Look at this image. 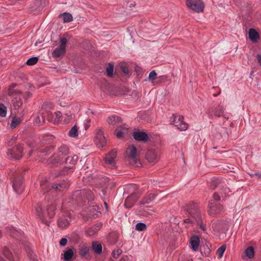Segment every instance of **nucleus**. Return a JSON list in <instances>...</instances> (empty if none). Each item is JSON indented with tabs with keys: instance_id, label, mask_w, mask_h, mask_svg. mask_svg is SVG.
I'll return each instance as SVG.
<instances>
[{
	"instance_id": "1",
	"label": "nucleus",
	"mask_w": 261,
	"mask_h": 261,
	"mask_svg": "<svg viewBox=\"0 0 261 261\" xmlns=\"http://www.w3.org/2000/svg\"><path fill=\"white\" fill-rule=\"evenodd\" d=\"M11 178L14 191L18 194H21L24 190L23 185V177L22 173L15 172L13 173Z\"/></svg>"
},
{
	"instance_id": "2",
	"label": "nucleus",
	"mask_w": 261,
	"mask_h": 261,
	"mask_svg": "<svg viewBox=\"0 0 261 261\" xmlns=\"http://www.w3.org/2000/svg\"><path fill=\"white\" fill-rule=\"evenodd\" d=\"M45 184V181L42 180L40 182V186L41 187L42 189V192L44 194L51 190L63 191L66 189H67L69 186V181H67L66 180H63L61 182L55 183L51 185V187L48 186H46Z\"/></svg>"
},
{
	"instance_id": "3",
	"label": "nucleus",
	"mask_w": 261,
	"mask_h": 261,
	"mask_svg": "<svg viewBox=\"0 0 261 261\" xmlns=\"http://www.w3.org/2000/svg\"><path fill=\"white\" fill-rule=\"evenodd\" d=\"M184 210L194 220H199L201 216L199 206L197 203L190 202L184 206Z\"/></svg>"
},
{
	"instance_id": "4",
	"label": "nucleus",
	"mask_w": 261,
	"mask_h": 261,
	"mask_svg": "<svg viewBox=\"0 0 261 261\" xmlns=\"http://www.w3.org/2000/svg\"><path fill=\"white\" fill-rule=\"evenodd\" d=\"M60 155L54 154L50 159V163L54 165L61 164L63 162V158L60 155L65 156L69 154V148L66 145H62L59 148Z\"/></svg>"
},
{
	"instance_id": "5",
	"label": "nucleus",
	"mask_w": 261,
	"mask_h": 261,
	"mask_svg": "<svg viewBox=\"0 0 261 261\" xmlns=\"http://www.w3.org/2000/svg\"><path fill=\"white\" fill-rule=\"evenodd\" d=\"M184 117L177 114H173L170 118V124L181 131L187 130L188 124L184 121Z\"/></svg>"
},
{
	"instance_id": "6",
	"label": "nucleus",
	"mask_w": 261,
	"mask_h": 261,
	"mask_svg": "<svg viewBox=\"0 0 261 261\" xmlns=\"http://www.w3.org/2000/svg\"><path fill=\"white\" fill-rule=\"evenodd\" d=\"M127 158L129 163L136 167H139L141 165L140 160L137 156V148L134 146H129L127 148Z\"/></svg>"
},
{
	"instance_id": "7",
	"label": "nucleus",
	"mask_w": 261,
	"mask_h": 261,
	"mask_svg": "<svg viewBox=\"0 0 261 261\" xmlns=\"http://www.w3.org/2000/svg\"><path fill=\"white\" fill-rule=\"evenodd\" d=\"M23 148L22 146V145L18 144L12 147L8 148L7 154L10 158L19 160L23 155Z\"/></svg>"
},
{
	"instance_id": "8",
	"label": "nucleus",
	"mask_w": 261,
	"mask_h": 261,
	"mask_svg": "<svg viewBox=\"0 0 261 261\" xmlns=\"http://www.w3.org/2000/svg\"><path fill=\"white\" fill-rule=\"evenodd\" d=\"M187 6L194 12H202L204 8V4L201 0H187Z\"/></svg>"
},
{
	"instance_id": "9",
	"label": "nucleus",
	"mask_w": 261,
	"mask_h": 261,
	"mask_svg": "<svg viewBox=\"0 0 261 261\" xmlns=\"http://www.w3.org/2000/svg\"><path fill=\"white\" fill-rule=\"evenodd\" d=\"M224 108L221 105L211 108L208 111V117L213 119L214 117H220L223 116L225 119H228V117L223 115Z\"/></svg>"
},
{
	"instance_id": "10",
	"label": "nucleus",
	"mask_w": 261,
	"mask_h": 261,
	"mask_svg": "<svg viewBox=\"0 0 261 261\" xmlns=\"http://www.w3.org/2000/svg\"><path fill=\"white\" fill-rule=\"evenodd\" d=\"M71 215L69 213H66L60 216L57 221L58 226L61 228H65L69 226L71 222Z\"/></svg>"
},
{
	"instance_id": "11",
	"label": "nucleus",
	"mask_w": 261,
	"mask_h": 261,
	"mask_svg": "<svg viewBox=\"0 0 261 261\" xmlns=\"http://www.w3.org/2000/svg\"><path fill=\"white\" fill-rule=\"evenodd\" d=\"M141 193L139 192L133 193L126 198L124 202L125 206L127 208H131L136 203Z\"/></svg>"
},
{
	"instance_id": "12",
	"label": "nucleus",
	"mask_w": 261,
	"mask_h": 261,
	"mask_svg": "<svg viewBox=\"0 0 261 261\" xmlns=\"http://www.w3.org/2000/svg\"><path fill=\"white\" fill-rule=\"evenodd\" d=\"M95 138L96 143H99L100 147L102 148L106 145L107 140L103 129L99 128L97 130Z\"/></svg>"
},
{
	"instance_id": "13",
	"label": "nucleus",
	"mask_w": 261,
	"mask_h": 261,
	"mask_svg": "<svg viewBox=\"0 0 261 261\" xmlns=\"http://www.w3.org/2000/svg\"><path fill=\"white\" fill-rule=\"evenodd\" d=\"M107 122L110 128L115 126L118 127L120 125V124L121 123L122 119L118 115H112L108 117Z\"/></svg>"
},
{
	"instance_id": "14",
	"label": "nucleus",
	"mask_w": 261,
	"mask_h": 261,
	"mask_svg": "<svg viewBox=\"0 0 261 261\" xmlns=\"http://www.w3.org/2000/svg\"><path fill=\"white\" fill-rule=\"evenodd\" d=\"M159 153L155 150L149 149L145 154L146 159L150 163H155L159 161Z\"/></svg>"
},
{
	"instance_id": "15",
	"label": "nucleus",
	"mask_w": 261,
	"mask_h": 261,
	"mask_svg": "<svg viewBox=\"0 0 261 261\" xmlns=\"http://www.w3.org/2000/svg\"><path fill=\"white\" fill-rule=\"evenodd\" d=\"M210 214H216L220 213L224 211V208L222 205L220 204L215 203L211 200L208 203Z\"/></svg>"
},
{
	"instance_id": "16",
	"label": "nucleus",
	"mask_w": 261,
	"mask_h": 261,
	"mask_svg": "<svg viewBox=\"0 0 261 261\" xmlns=\"http://www.w3.org/2000/svg\"><path fill=\"white\" fill-rule=\"evenodd\" d=\"M133 137L135 140L143 142H146L149 140L148 135L144 132L135 131L133 133Z\"/></svg>"
},
{
	"instance_id": "17",
	"label": "nucleus",
	"mask_w": 261,
	"mask_h": 261,
	"mask_svg": "<svg viewBox=\"0 0 261 261\" xmlns=\"http://www.w3.org/2000/svg\"><path fill=\"white\" fill-rule=\"evenodd\" d=\"M225 186V182L222 181L221 179L218 178L211 179L210 182V187L212 190H215L216 188L222 189Z\"/></svg>"
},
{
	"instance_id": "18",
	"label": "nucleus",
	"mask_w": 261,
	"mask_h": 261,
	"mask_svg": "<svg viewBox=\"0 0 261 261\" xmlns=\"http://www.w3.org/2000/svg\"><path fill=\"white\" fill-rule=\"evenodd\" d=\"M74 168L70 166H65L63 169L57 170L54 171V176L58 177L60 176H64L72 173L74 171Z\"/></svg>"
},
{
	"instance_id": "19",
	"label": "nucleus",
	"mask_w": 261,
	"mask_h": 261,
	"mask_svg": "<svg viewBox=\"0 0 261 261\" xmlns=\"http://www.w3.org/2000/svg\"><path fill=\"white\" fill-rule=\"evenodd\" d=\"M100 214V207L99 205L90 206L88 208V214L89 217L97 218Z\"/></svg>"
},
{
	"instance_id": "20",
	"label": "nucleus",
	"mask_w": 261,
	"mask_h": 261,
	"mask_svg": "<svg viewBox=\"0 0 261 261\" xmlns=\"http://www.w3.org/2000/svg\"><path fill=\"white\" fill-rule=\"evenodd\" d=\"M75 194H80L89 201H93L94 199V195L93 192L90 190L83 189L80 191L75 192Z\"/></svg>"
},
{
	"instance_id": "21",
	"label": "nucleus",
	"mask_w": 261,
	"mask_h": 261,
	"mask_svg": "<svg viewBox=\"0 0 261 261\" xmlns=\"http://www.w3.org/2000/svg\"><path fill=\"white\" fill-rule=\"evenodd\" d=\"M118 129L115 131L114 134L118 138L120 139L127 133L128 126L125 124H123L118 127Z\"/></svg>"
},
{
	"instance_id": "22",
	"label": "nucleus",
	"mask_w": 261,
	"mask_h": 261,
	"mask_svg": "<svg viewBox=\"0 0 261 261\" xmlns=\"http://www.w3.org/2000/svg\"><path fill=\"white\" fill-rule=\"evenodd\" d=\"M36 214L40 220L46 225H48V221L45 219V215L42 213V208L40 204H38L36 207Z\"/></svg>"
},
{
	"instance_id": "23",
	"label": "nucleus",
	"mask_w": 261,
	"mask_h": 261,
	"mask_svg": "<svg viewBox=\"0 0 261 261\" xmlns=\"http://www.w3.org/2000/svg\"><path fill=\"white\" fill-rule=\"evenodd\" d=\"M102 224L98 223L89 228L86 230V234L88 236H93L96 234L101 228Z\"/></svg>"
},
{
	"instance_id": "24",
	"label": "nucleus",
	"mask_w": 261,
	"mask_h": 261,
	"mask_svg": "<svg viewBox=\"0 0 261 261\" xmlns=\"http://www.w3.org/2000/svg\"><path fill=\"white\" fill-rule=\"evenodd\" d=\"M156 195L153 193H149L146 195L142 200L139 202L140 205H143L146 204L151 203L154 200Z\"/></svg>"
},
{
	"instance_id": "25",
	"label": "nucleus",
	"mask_w": 261,
	"mask_h": 261,
	"mask_svg": "<svg viewBox=\"0 0 261 261\" xmlns=\"http://www.w3.org/2000/svg\"><path fill=\"white\" fill-rule=\"evenodd\" d=\"M91 249L94 253L100 254L102 252V245L98 241H93L92 243Z\"/></svg>"
},
{
	"instance_id": "26",
	"label": "nucleus",
	"mask_w": 261,
	"mask_h": 261,
	"mask_svg": "<svg viewBox=\"0 0 261 261\" xmlns=\"http://www.w3.org/2000/svg\"><path fill=\"white\" fill-rule=\"evenodd\" d=\"M78 160V156L76 155H74L73 156H67L65 161V163L66 165H69V166L70 167H72L74 169V166L75 164H76V162Z\"/></svg>"
},
{
	"instance_id": "27",
	"label": "nucleus",
	"mask_w": 261,
	"mask_h": 261,
	"mask_svg": "<svg viewBox=\"0 0 261 261\" xmlns=\"http://www.w3.org/2000/svg\"><path fill=\"white\" fill-rule=\"evenodd\" d=\"M74 255V248L71 247L66 250L62 255L65 261H70Z\"/></svg>"
},
{
	"instance_id": "28",
	"label": "nucleus",
	"mask_w": 261,
	"mask_h": 261,
	"mask_svg": "<svg viewBox=\"0 0 261 261\" xmlns=\"http://www.w3.org/2000/svg\"><path fill=\"white\" fill-rule=\"evenodd\" d=\"M199 243V238L197 236H194L191 237L190 239V243L191 248L193 251H195L198 250Z\"/></svg>"
},
{
	"instance_id": "29",
	"label": "nucleus",
	"mask_w": 261,
	"mask_h": 261,
	"mask_svg": "<svg viewBox=\"0 0 261 261\" xmlns=\"http://www.w3.org/2000/svg\"><path fill=\"white\" fill-rule=\"evenodd\" d=\"M249 38L252 42H255L259 39V36L255 30L250 29L249 30Z\"/></svg>"
},
{
	"instance_id": "30",
	"label": "nucleus",
	"mask_w": 261,
	"mask_h": 261,
	"mask_svg": "<svg viewBox=\"0 0 261 261\" xmlns=\"http://www.w3.org/2000/svg\"><path fill=\"white\" fill-rule=\"evenodd\" d=\"M14 109L16 110L19 109L22 105V101L19 96H15L12 100Z\"/></svg>"
},
{
	"instance_id": "31",
	"label": "nucleus",
	"mask_w": 261,
	"mask_h": 261,
	"mask_svg": "<svg viewBox=\"0 0 261 261\" xmlns=\"http://www.w3.org/2000/svg\"><path fill=\"white\" fill-rule=\"evenodd\" d=\"M39 115L41 116L43 122H44L45 119L48 120H51L52 119L53 114L50 110L46 111H39Z\"/></svg>"
},
{
	"instance_id": "32",
	"label": "nucleus",
	"mask_w": 261,
	"mask_h": 261,
	"mask_svg": "<svg viewBox=\"0 0 261 261\" xmlns=\"http://www.w3.org/2000/svg\"><path fill=\"white\" fill-rule=\"evenodd\" d=\"M65 53V47H59L55 48L52 53L53 56L55 58H59Z\"/></svg>"
},
{
	"instance_id": "33",
	"label": "nucleus",
	"mask_w": 261,
	"mask_h": 261,
	"mask_svg": "<svg viewBox=\"0 0 261 261\" xmlns=\"http://www.w3.org/2000/svg\"><path fill=\"white\" fill-rule=\"evenodd\" d=\"M59 17L62 18L63 21L64 23L70 22L73 20L72 15L70 13L67 12H65L60 14Z\"/></svg>"
},
{
	"instance_id": "34",
	"label": "nucleus",
	"mask_w": 261,
	"mask_h": 261,
	"mask_svg": "<svg viewBox=\"0 0 261 261\" xmlns=\"http://www.w3.org/2000/svg\"><path fill=\"white\" fill-rule=\"evenodd\" d=\"M17 86L16 84H12L10 86L8 90V94L9 95H13L15 94H21L22 92L20 90H15V88Z\"/></svg>"
},
{
	"instance_id": "35",
	"label": "nucleus",
	"mask_w": 261,
	"mask_h": 261,
	"mask_svg": "<svg viewBox=\"0 0 261 261\" xmlns=\"http://www.w3.org/2000/svg\"><path fill=\"white\" fill-rule=\"evenodd\" d=\"M22 119L20 117H16V114H14V116L13 117L12 122L11 123V128H14L18 126L22 121Z\"/></svg>"
},
{
	"instance_id": "36",
	"label": "nucleus",
	"mask_w": 261,
	"mask_h": 261,
	"mask_svg": "<svg viewBox=\"0 0 261 261\" xmlns=\"http://www.w3.org/2000/svg\"><path fill=\"white\" fill-rule=\"evenodd\" d=\"M53 104L52 102L46 101L42 104L39 111H47L51 110V109H53Z\"/></svg>"
},
{
	"instance_id": "37",
	"label": "nucleus",
	"mask_w": 261,
	"mask_h": 261,
	"mask_svg": "<svg viewBox=\"0 0 261 261\" xmlns=\"http://www.w3.org/2000/svg\"><path fill=\"white\" fill-rule=\"evenodd\" d=\"M56 210V205L54 204H51L47 207V215L50 218H52L54 216Z\"/></svg>"
},
{
	"instance_id": "38",
	"label": "nucleus",
	"mask_w": 261,
	"mask_h": 261,
	"mask_svg": "<svg viewBox=\"0 0 261 261\" xmlns=\"http://www.w3.org/2000/svg\"><path fill=\"white\" fill-rule=\"evenodd\" d=\"M231 134V130L227 127H222L220 129V134L224 138H227Z\"/></svg>"
},
{
	"instance_id": "39",
	"label": "nucleus",
	"mask_w": 261,
	"mask_h": 261,
	"mask_svg": "<svg viewBox=\"0 0 261 261\" xmlns=\"http://www.w3.org/2000/svg\"><path fill=\"white\" fill-rule=\"evenodd\" d=\"M245 254L248 258H253L254 256V248L252 246L248 247L245 250Z\"/></svg>"
},
{
	"instance_id": "40",
	"label": "nucleus",
	"mask_w": 261,
	"mask_h": 261,
	"mask_svg": "<svg viewBox=\"0 0 261 261\" xmlns=\"http://www.w3.org/2000/svg\"><path fill=\"white\" fill-rule=\"evenodd\" d=\"M54 136L52 135H46L43 136L41 142L43 144H48L54 140Z\"/></svg>"
},
{
	"instance_id": "41",
	"label": "nucleus",
	"mask_w": 261,
	"mask_h": 261,
	"mask_svg": "<svg viewBox=\"0 0 261 261\" xmlns=\"http://www.w3.org/2000/svg\"><path fill=\"white\" fill-rule=\"evenodd\" d=\"M25 250L26 252L27 253V254L28 255V257L31 260H35L36 259V255L33 251V250L30 248L29 246H26L25 247Z\"/></svg>"
},
{
	"instance_id": "42",
	"label": "nucleus",
	"mask_w": 261,
	"mask_h": 261,
	"mask_svg": "<svg viewBox=\"0 0 261 261\" xmlns=\"http://www.w3.org/2000/svg\"><path fill=\"white\" fill-rule=\"evenodd\" d=\"M89 249L85 245L80 246L79 253L82 256H85L89 252Z\"/></svg>"
},
{
	"instance_id": "43",
	"label": "nucleus",
	"mask_w": 261,
	"mask_h": 261,
	"mask_svg": "<svg viewBox=\"0 0 261 261\" xmlns=\"http://www.w3.org/2000/svg\"><path fill=\"white\" fill-rule=\"evenodd\" d=\"M107 75L109 77H112L114 74V65L109 63L108 67L106 68Z\"/></svg>"
},
{
	"instance_id": "44",
	"label": "nucleus",
	"mask_w": 261,
	"mask_h": 261,
	"mask_svg": "<svg viewBox=\"0 0 261 261\" xmlns=\"http://www.w3.org/2000/svg\"><path fill=\"white\" fill-rule=\"evenodd\" d=\"M4 255L9 260H12L13 259V255L12 253L9 251L8 248L5 247L3 250Z\"/></svg>"
},
{
	"instance_id": "45",
	"label": "nucleus",
	"mask_w": 261,
	"mask_h": 261,
	"mask_svg": "<svg viewBox=\"0 0 261 261\" xmlns=\"http://www.w3.org/2000/svg\"><path fill=\"white\" fill-rule=\"evenodd\" d=\"M135 229L138 231H143L147 229V226L144 223L139 222L136 224Z\"/></svg>"
},
{
	"instance_id": "46",
	"label": "nucleus",
	"mask_w": 261,
	"mask_h": 261,
	"mask_svg": "<svg viewBox=\"0 0 261 261\" xmlns=\"http://www.w3.org/2000/svg\"><path fill=\"white\" fill-rule=\"evenodd\" d=\"M77 130V127L75 125L69 131L68 135L71 137H75L78 135Z\"/></svg>"
},
{
	"instance_id": "47",
	"label": "nucleus",
	"mask_w": 261,
	"mask_h": 261,
	"mask_svg": "<svg viewBox=\"0 0 261 261\" xmlns=\"http://www.w3.org/2000/svg\"><path fill=\"white\" fill-rule=\"evenodd\" d=\"M226 246L225 245H223L220 247L217 250V254L218 258H221L226 250Z\"/></svg>"
},
{
	"instance_id": "48",
	"label": "nucleus",
	"mask_w": 261,
	"mask_h": 261,
	"mask_svg": "<svg viewBox=\"0 0 261 261\" xmlns=\"http://www.w3.org/2000/svg\"><path fill=\"white\" fill-rule=\"evenodd\" d=\"M105 160L106 164L111 165L112 167H115V159L106 155Z\"/></svg>"
},
{
	"instance_id": "49",
	"label": "nucleus",
	"mask_w": 261,
	"mask_h": 261,
	"mask_svg": "<svg viewBox=\"0 0 261 261\" xmlns=\"http://www.w3.org/2000/svg\"><path fill=\"white\" fill-rule=\"evenodd\" d=\"M7 108L2 103H0V116L2 117H5L7 115Z\"/></svg>"
},
{
	"instance_id": "50",
	"label": "nucleus",
	"mask_w": 261,
	"mask_h": 261,
	"mask_svg": "<svg viewBox=\"0 0 261 261\" xmlns=\"http://www.w3.org/2000/svg\"><path fill=\"white\" fill-rule=\"evenodd\" d=\"M195 223H196V224L199 226V228H201V229L203 231H206V225L202 222V220H201V216L200 217L199 220H195Z\"/></svg>"
},
{
	"instance_id": "51",
	"label": "nucleus",
	"mask_w": 261,
	"mask_h": 261,
	"mask_svg": "<svg viewBox=\"0 0 261 261\" xmlns=\"http://www.w3.org/2000/svg\"><path fill=\"white\" fill-rule=\"evenodd\" d=\"M38 61V58L37 57H33L32 58H29L26 64L28 65H34L36 64Z\"/></svg>"
},
{
	"instance_id": "52",
	"label": "nucleus",
	"mask_w": 261,
	"mask_h": 261,
	"mask_svg": "<svg viewBox=\"0 0 261 261\" xmlns=\"http://www.w3.org/2000/svg\"><path fill=\"white\" fill-rule=\"evenodd\" d=\"M210 243H206L205 245H204L201 248V250L203 251L204 254L206 255H208L211 252V250L209 248Z\"/></svg>"
},
{
	"instance_id": "53",
	"label": "nucleus",
	"mask_w": 261,
	"mask_h": 261,
	"mask_svg": "<svg viewBox=\"0 0 261 261\" xmlns=\"http://www.w3.org/2000/svg\"><path fill=\"white\" fill-rule=\"evenodd\" d=\"M54 149V146H47L44 148L40 149L39 151L44 153L45 155H47L50 152V150Z\"/></svg>"
},
{
	"instance_id": "54",
	"label": "nucleus",
	"mask_w": 261,
	"mask_h": 261,
	"mask_svg": "<svg viewBox=\"0 0 261 261\" xmlns=\"http://www.w3.org/2000/svg\"><path fill=\"white\" fill-rule=\"evenodd\" d=\"M122 252V250L120 249L114 250L112 253V255L114 259H117Z\"/></svg>"
},
{
	"instance_id": "55",
	"label": "nucleus",
	"mask_w": 261,
	"mask_h": 261,
	"mask_svg": "<svg viewBox=\"0 0 261 261\" xmlns=\"http://www.w3.org/2000/svg\"><path fill=\"white\" fill-rule=\"evenodd\" d=\"M117 236L115 234H110L109 236L110 242L111 244H115L117 242Z\"/></svg>"
},
{
	"instance_id": "56",
	"label": "nucleus",
	"mask_w": 261,
	"mask_h": 261,
	"mask_svg": "<svg viewBox=\"0 0 261 261\" xmlns=\"http://www.w3.org/2000/svg\"><path fill=\"white\" fill-rule=\"evenodd\" d=\"M157 74L154 70L151 71L148 76V79L149 81H153L156 79Z\"/></svg>"
},
{
	"instance_id": "57",
	"label": "nucleus",
	"mask_w": 261,
	"mask_h": 261,
	"mask_svg": "<svg viewBox=\"0 0 261 261\" xmlns=\"http://www.w3.org/2000/svg\"><path fill=\"white\" fill-rule=\"evenodd\" d=\"M117 150L114 149L112 150V151L108 153L107 155L115 159L117 156Z\"/></svg>"
},
{
	"instance_id": "58",
	"label": "nucleus",
	"mask_w": 261,
	"mask_h": 261,
	"mask_svg": "<svg viewBox=\"0 0 261 261\" xmlns=\"http://www.w3.org/2000/svg\"><path fill=\"white\" fill-rule=\"evenodd\" d=\"M61 45L60 47L66 48V44L67 42V39L65 37H63L60 39Z\"/></svg>"
},
{
	"instance_id": "59",
	"label": "nucleus",
	"mask_w": 261,
	"mask_h": 261,
	"mask_svg": "<svg viewBox=\"0 0 261 261\" xmlns=\"http://www.w3.org/2000/svg\"><path fill=\"white\" fill-rule=\"evenodd\" d=\"M32 95L33 94L32 92L30 91H27L22 95V96L24 99L27 100L28 99L31 98L32 96Z\"/></svg>"
},
{
	"instance_id": "60",
	"label": "nucleus",
	"mask_w": 261,
	"mask_h": 261,
	"mask_svg": "<svg viewBox=\"0 0 261 261\" xmlns=\"http://www.w3.org/2000/svg\"><path fill=\"white\" fill-rule=\"evenodd\" d=\"M67 243V239L63 238L60 241L59 244L61 246H65Z\"/></svg>"
},
{
	"instance_id": "61",
	"label": "nucleus",
	"mask_w": 261,
	"mask_h": 261,
	"mask_svg": "<svg viewBox=\"0 0 261 261\" xmlns=\"http://www.w3.org/2000/svg\"><path fill=\"white\" fill-rule=\"evenodd\" d=\"M185 223H195V221L194 218H192L190 217V218H186L184 220Z\"/></svg>"
},
{
	"instance_id": "62",
	"label": "nucleus",
	"mask_w": 261,
	"mask_h": 261,
	"mask_svg": "<svg viewBox=\"0 0 261 261\" xmlns=\"http://www.w3.org/2000/svg\"><path fill=\"white\" fill-rule=\"evenodd\" d=\"M121 70L125 74H127L128 73V68L126 66H121Z\"/></svg>"
},
{
	"instance_id": "63",
	"label": "nucleus",
	"mask_w": 261,
	"mask_h": 261,
	"mask_svg": "<svg viewBox=\"0 0 261 261\" xmlns=\"http://www.w3.org/2000/svg\"><path fill=\"white\" fill-rule=\"evenodd\" d=\"M213 197L214 199L217 201H220L221 199L220 196L216 192H215L214 193Z\"/></svg>"
},
{
	"instance_id": "64",
	"label": "nucleus",
	"mask_w": 261,
	"mask_h": 261,
	"mask_svg": "<svg viewBox=\"0 0 261 261\" xmlns=\"http://www.w3.org/2000/svg\"><path fill=\"white\" fill-rule=\"evenodd\" d=\"M34 123L37 125H39L41 123L40 116H38L35 118Z\"/></svg>"
}]
</instances>
